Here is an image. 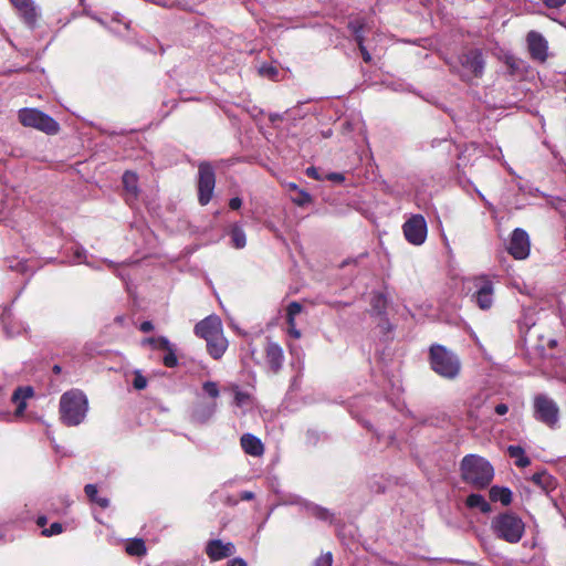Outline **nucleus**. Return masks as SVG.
I'll list each match as a JSON object with an SVG mask.
<instances>
[{
	"label": "nucleus",
	"mask_w": 566,
	"mask_h": 566,
	"mask_svg": "<svg viewBox=\"0 0 566 566\" xmlns=\"http://www.w3.org/2000/svg\"><path fill=\"white\" fill-rule=\"evenodd\" d=\"M461 480L476 491L490 486L494 478L491 462L479 454H467L460 461Z\"/></svg>",
	"instance_id": "f257e3e1"
},
{
	"label": "nucleus",
	"mask_w": 566,
	"mask_h": 566,
	"mask_svg": "<svg viewBox=\"0 0 566 566\" xmlns=\"http://www.w3.org/2000/svg\"><path fill=\"white\" fill-rule=\"evenodd\" d=\"M87 408V398L83 391L71 389L61 396L60 418L65 426H77L84 420Z\"/></svg>",
	"instance_id": "f03ea898"
},
{
	"label": "nucleus",
	"mask_w": 566,
	"mask_h": 566,
	"mask_svg": "<svg viewBox=\"0 0 566 566\" xmlns=\"http://www.w3.org/2000/svg\"><path fill=\"white\" fill-rule=\"evenodd\" d=\"M429 364L437 375L446 379H454L461 371V361L458 355L439 344L430 346Z\"/></svg>",
	"instance_id": "7ed1b4c3"
},
{
	"label": "nucleus",
	"mask_w": 566,
	"mask_h": 566,
	"mask_svg": "<svg viewBox=\"0 0 566 566\" xmlns=\"http://www.w3.org/2000/svg\"><path fill=\"white\" fill-rule=\"evenodd\" d=\"M491 530L496 538L517 544L525 534V523L517 514L504 512L492 518Z\"/></svg>",
	"instance_id": "20e7f679"
},
{
	"label": "nucleus",
	"mask_w": 566,
	"mask_h": 566,
	"mask_svg": "<svg viewBox=\"0 0 566 566\" xmlns=\"http://www.w3.org/2000/svg\"><path fill=\"white\" fill-rule=\"evenodd\" d=\"M458 64L459 69L457 66H452V71L457 72L465 82H470L471 80L479 78L483 75L485 62L480 49H470L462 52L458 56Z\"/></svg>",
	"instance_id": "39448f33"
},
{
	"label": "nucleus",
	"mask_w": 566,
	"mask_h": 566,
	"mask_svg": "<svg viewBox=\"0 0 566 566\" xmlns=\"http://www.w3.org/2000/svg\"><path fill=\"white\" fill-rule=\"evenodd\" d=\"M18 117L24 127L35 128L48 135H55L60 130V125L53 117L36 108H22Z\"/></svg>",
	"instance_id": "423d86ee"
},
{
	"label": "nucleus",
	"mask_w": 566,
	"mask_h": 566,
	"mask_svg": "<svg viewBox=\"0 0 566 566\" xmlns=\"http://www.w3.org/2000/svg\"><path fill=\"white\" fill-rule=\"evenodd\" d=\"M534 418L553 428L559 418V408L547 395L538 394L533 399Z\"/></svg>",
	"instance_id": "0eeeda50"
},
{
	"label": "nucleus",
	"mask_w": 566,
	"mask_h": 566,
	"mask_svg": "<svg viewBox=\"0 0 566 566\" xmlns=\"http://www.w3.org/2000/svg\"><path fill=\"white\" fill-rule=\"evenodd\" d=\"M216 187V172L212 165L208 161H202L198 166V202L201 206H207L213 197Z\"/></svg>",
	"instance_id": "6e6552de"
},
{
	"label": "nucleus",
	"mask_w": 566,
	"mask_h": 566,
	"mask_svg": "<svg viewBox=\"0 0 566 566\" xmlns=\"http://www.w3.org/2000/svg\"><path fill=\"white\" fill-rule=\"evenodd\" d=\"M406 240L413 245H421L427 238V222L422 214H413L402 226Z\"/></svg>",
	"instance_id": "1a4fd4ad"
},
{
	"label": "nucleus",
	"mask_w": 566,
	"mask_h": 566,
	"mask_svg": "<svg viewBox=\"0 0 566 566\" xmlns=\"http://www.w3.org/2000/svg\"><path fill=\"white\" fill-rule=\"evenodd\" d=\"M473 283L475 292L472 294V300L476 303L479 308L483 311L490 310L493 305V282L488 276L482 275L474 277Z\"/></svg>",
	"instance_id": "9d476101"
},
{
	"label": "nucleus",
	"mask_w": 566,
	"mask_h": 566,
	"mask_svg": "<svg viewBox=\"0 0 566 566\" xmlns=\"http://www.w3.org/2000/svg\"><path fill=\"white\" fill-rule=\"evenodd\" d=\"M531 250L530 237L521 228L513 230L507 247V252L516 260H524L528 256Z\"/></svg>",
	"instance_id": "9b49d317"
},
{
	"label": "nucleus",
	"mask_w": 566,
	"mask_h": 566,
	"mask_svg": "<svg viewBox=\"0 0 566 566\" xmlns=\"http://www.w3.org/2000/svg\"><path fill=\"white\" fill-rule=\"evenodd\" d=\"M530 56L533 61L544 63L548 57V43L537 31H530L526 35Z\"/></svg>",
	"instance_id": "f8f14e48"
},
{
	"label": "nucleus",
	"mask_w": 566,
	"mask_h": 566,
	"mask_svg": "<svg viewBox=\"0 0 566 566\" xmlns=\"http://www.w3.org/2000/svg\"><path fill=\"white\" fill-rule=\"evenodd\" d=\"M193 332L207 342L223 332L222 322L219 316L209 315L195 325Z\"/></svg>",
	"instance_id": "ddd939ff"
},
{
	"label": "nucleus",
	"mask_w": 566,
	"mask_h": 566,
	"mask_svg": "<svg viewBox=\"0 0 566 566\" xmlns=\"http://www.w3.org/2000/svg\"><path fill=\"white\" fill-rule=\"evenodd\" d=\"M12 7L18 11L23 23L30 29H34L38 21L36 8L33 0H9Z\"/></svg>",
	"instance_id": "4468645a"
},
{
	"label": "nucleus",
	"mask_w": 566,
	"mask_h": 566,
	"mask_svg": "<svg viewBox=\"0 0 566 566\" xmlns=\"http://www.w3.org/2000/svg\"><path fill=\"white\" fill-rule=\"evenodd\" d=\"M265 361L271 371L277 374L284 361V354L282 347L273 342H269L265 346Z\"/></svg>",
	"instance_id": "2eb2a0df"
},
{
	"label": "nucleus",
	"mask_w": 566,
	"mask_h": 566,
	"mask_svg": "<svg viewBox=\"0 0 566 566\" xmlns=\"http://www.w3.org/2000/svg\"><path fill=\"white\" fill-rule=\"evenodd\" d=\"M206 553L211 560L227 558L234 553V546L231 543L223 544L220 539H212L208 543Z\"/></svg>",
	"instance_id": "dca6fc26"
},
{
	"label": "nucleus",
	"mask_w": 566,
	"mask_h": 566,
	"mask_svg": "<svg viewBox=\"0 0 566 566\" xmlns=\"http://www.w3.org/2000/svg\"><path fill=\"white\" fill-rule=\"evenodd\" d=\"M122 182L125 190V201L132 205L136 201L139 193L138 177L135 172L126 170L122 177Z\"/></svg>",
	"instance_id": "f3484780"
},
{
	"label": "nucleus",
	"mask_w": 566,
	"mask_h": 566,
	"mask_svg": "<svg viewBox=\"0 0 566 566\" xmlns=\"http://www.w3.org/2000/svg\"><path fill=\"white\" fill-rule=\"evenodd\" d=\"M240 444L243 451L249 455L261 457L264 453L262 441L251 433H244L240 439Z\"/></svg>",
	"instance_id": "a211bd4d"
},
{
	"label": "nucleus",
	"mask_w": 566,
	"mask_h": 566,
	"mask_svg": "<svg viewBox=\"0 0 566 566\" xmlns=\"http://www.w3.org/2000/svg\"><path fill=\"white\" fill-rule=\"evenodd\" d=\"M206 343L208 354L216 360L220 359L228 348V339L224 337L223 332L208 339Z\"/></svg>",
	"instance_id": "6ab92c4d"
},
{
	"label": "nucleus",
	"mask_w": 566,
	"mask_h": 566,
	"mask_svg": "<svg viewBox=\"0 0 566 566\" xmlns=\"http://www.w3.org/2000/svg\"><path fill=\"white\" fill-rule=\"evenodd\" d=\"M34 391L33 388L30 386L27 387H18L11 397L12 402H18L20 398H22V402H19L17 405V409L14 411L15 417H21L27 408V400L33 396Z\"/></svg>",
	"instance_id": "aec40b11"
},
{
	"label": "nucleus",
	"mask_w": 566,
	"mask_h": 566,
	"mask_svg": "<svg viewBox=\"0 0 566 566\" xmlns=\"http://www.w3.org/2000/svg\"><path fill=\"white\" fill-rule=\"evenodd\" d=\"M531 482L546 494L554 491L556 488V480L546 471L533 474Z\"/></svg>",
	"instance_id": "412c9836"
},
{
	"label": "nucleus",
	"mask_w": 566,
	"mask_h": 566,
	"mask_svg": "<svg viewBox=\"0 0 566 566\" xmlns=\"http://www.w3.org/2000/svg\"><path fill=\"white\" fill-rule=\"evenodd\" d=\"M506 452L517 468H526L531 464L530 458L521 446H509Z\"/></svg>",
	"instance_id": "4be33fe9"
},
{
	"label": "nucleus",
	"mask_w": 566,
	"mask_h": 566,
	"mask_svg": "<svg viewBox=\"0 0 566 566\" xmlns=\"http://www.w3.org/2000/svg\"><path fill=\"white\" fill-rule=\"evenodd\" d=\"M126 553L130 556L142 557L146 555L147 548L142 538H134L126 545Z\"/></svg>",
	"instance_id": "5701e85b"
},
{
	"label": "nucleus",
	"mask_w": 566,
	"mask_h": 566,
	"mask_svg": "<svg viewBox=\"0 0 566 566\" xmlns=\"http://www.w3.org/2000/svg\"><path fill=\"white\" fill-rule=\"evenodd\" d=\"M464 504L468 509H476L482 513H489L491 511V504L485 497H465Z\"/></svg>",
	"instance_id": "b1692460"
},
{
	"label": "nucleus",
	"mask_w": 566,
	"mask_h": 566,
	"mask_svg": "<svg viewBox=\"0 0 566 566\" xmlns=\"http://www.w3.org/2000/svg\"><path fill=\"white\" fill-rule=\"evenodd\" d=\"M169 339L165 336H158V337H147L142 340V345H148L153 349H161L169 348Z\"/></svg>",
	"instance_id": "393cba45"
},
{
	"label": "nucleus",
	"mask_w": 566,
	"mask_h": 566,
	"mask_svg": "<svg viewBox=\"0 0 566 566\" xmlns=\"http://www.w3.org/2000/svg\"><path fill=\"white\" fill-rule=\"evenodd\" d=\"M230 234H231L232 243L237 249H241L245 245V243H247L245 234L240 227L234 226L231 229Z\"/></svg>",
	"instance_id": "a878e982"
},
{
	"label": "nucleus",
	"mask_w": 566,
	"mask_h": 566,
	"mask_svg": "<svg viewBox=\"0 0 566 566\" xmlns=\"http://www.w3.org/2000/svg\"><path fill=\"white\" fill-rule=\"evenodd\" d=\"M307 511L311 515L323 521H332L333 518V514L327 509L321 507L318 505H310L307 506Z\"/></svg>",
	"instance_id": "bb28decb"
},
{
	"label": "nucleus",
	"mask_w": 566,
	"mask_h": 566,
	"mask_svg": "<svg viewBox=\"0 0 566 566\" xmlns=\"http://www.w3.org/2000/svg\"><path fill=\"white\" fill-rule=\"evenodd\" d=\"M371 307L378 314H382L387 307V298L381 293H377L373 295L371 298Z\"/></svg>",
	"instance_id": "cd10ccee"
},
{
	"label": "nucleus",
	"mask_w": 566,
	"mask_h": 566,
	"mask_svg": "<svg viewBox=\"0 0 566 566\" xmlns=\"http://www.w3.org/2000/svg\"><path fill=\"white\" fill-rule=\"evenodd\" d=\"M166 352L165 356L163 357V364L168 368H174L178 365V358L175 354L174 346L169 344V348L164 349Z\"/></svg>",
	"instance_id": "c85d7f7f"
},
{
	"label": "nucleus",
	"mask_w": 566,
	"mask_h": 566,
	"mask_svg": "<svg viewBox=\"0 0 566 566\" xmlns=\"http://www.w3.org/2000/svg\"><path fill=\"white\" fill-rule=\"evenodd\" d=\"M303 310V306L296 302H291L286 307V323L293 324V319H295V316L298 315Z\"/></svg>",
	"instance_id": "c756f323"
},
{
	"label": "nucleus",
	"mask_w": 566,
	"mask_h": 566,
	"mask_svg": "<svg viewBox=\"0 0 566 566\" xmlns=\"http://www.w3.org/2000/svg\"><path fill=\"white\" fill-rule=\"evenodd\" d=\"M366 27V21L363 18H357L354 20H350L347 23V29L352 32L353 35L359 34L364 31Z\"/></svg>",
	"instance_id": "7c9ffc66"
},
{
	"label": "nucleus",
	"mask_w": 566,
	"mask_h": 566,
	"mask_svg": "<svg viewBox=\"0 0 566 566\" xmlns=\"http://www.w3.org/2000/svg\"><path fill=\"white\" fill-rule=\"evenodd\" d=\"M292 201L298 207H304L312 202V197L307 191L300 189L297 195L292 198Z\"/></svg>",
	"instance_id": "2f4dec72"
},
{
	"label": "nucleus",
	"mask_w": 566,
	"mask_h": 566,
	"mask_svg": "<svg viewBox=\"0 0 566 566\" xmlns=\"http://www.w3.org/2000/svg\"><path fill=\"white\" fill-rule=\"evenodd\" d=\"M147 378L142 374L140 370L134 371V380H133V387L136 390H143L147 387Z\"/></svg>",
	"instance_id": "473e14b6"
},
{
	"label": "nucleus",
	"mask_w": 566,
	"mask_h": 566,
	"mask_svg": "<svg viewBox=\"0 0 566 566\" xmlns=\"http://www.w3.org/2000/svg\"><path fill=\"white\" fill-rule=\"evenodd\" d=\"M63 532V525L59 522H54L48 528H43L41 534L43 536L50 537L53 535H59Z\"/></svg>",
	"instance_id": "72a5a7b5"
},
{
	"label": "nucleus",
	"mask_w": 566,
	"mask_h": 566,
	"mask_svg": "<svg viewBox=\"0 0 566 566\" xmlns=\"http://www.w3.org/2000/svg\"><path fill=\"white\" fill-rule=\"evenodd\" d=\"M202 389L211 398H217L219 396V388L214 381H206L202 385Z\"/></svg>",
	"instance_id": "f704fd0d"
},
{
	"label": "nucleus",
	"mask_w": 566,
	"mask_h": 566,
	"mask_svg": "<svg viewBox=\"0 0 566 566\" xmlns=\"http://www.w3.org/2000/svg\"><path fill=\"white\" fill-rule=\"evenodd\" d=\"M332 565H333V555L331 552H327V553L318 556L313 564V566H332Z\"/></svg>",
	"instance_id": "c9c22d12"
},
{
	"label": "nucleus",
	"mask_w": 566,
	"mask_h": 566,
	"mask_svg": "<svg viewBox=\"0 0 566 566\" xmlns=\"http://www.w3.org/2000/svg\"><path fill=\"white\" fill-rule=\"evenodd\" d=\"M250 399H251V396L248 392L237 390L234 394V403L238 407L244 406L245 403H248L250 401Z\"/></svg>",
	"instance_id": "e433bc0d"
},
{
	"label": "nucleus",
	"mask_w": 566,
	"mask_h": 566,
	"mask_svg": "<svg viewBox=\"0 0 566 566\" xmlns=\"http://www.w3.org/2000/svg\"><path fill=\"white\" fill-rule=\"evenodd\" d=\"M488 495H512V492L509 488L494 485L490 489Z\"/></svg>",
	"instance_id": "4c0bfd02"
},
{
	"label": "nucleus",
	"mask_w": 566,
	"mask_h": 566,
	"mask_svg": "<svg viewBox=\"0 0 566 566\" xmlns=\"http://www.w3.org/2000/svg\"><path fill=\"white\" fill-rule=\"evenodd\" d=\"M324 179H327L329 181H334L337 184H342L345 180V177L340 172H329L324 177Z\"/></svg>",
	"instance_id": "58836bf2"
},
{
	"label": "nucleus",
	"mask_w": 566,
	"mask_h": 566,
	"mask_svg": "<svg viewBox=\"0 0 566 566\" xmlns=\"http://www.w3.org/2000/svg\"><path fill=\"white\" fill-rule=\"evenodd\" d=\"M306 176L314 179V180H323L324 178L318 174V170L314 167V166H311L308 168H306Z\"/></svg>",
	"instance_id": "ea45409f"
},
{
	"label": "nucleus",
	"mask_w": 566,
	"mask_h": 566,
	"mask_svg": "<svg viewBox=\"0 0 566 566\" xmlns=\"http://www.w3.org/2000/svg\"><path fill=\"white\" fill-rule=\"evenodd\" d=\"M93 503H96L102 509H106L109 505L108 497H90Z\"/></svg>",
	"instance_id": "a19ab883"
},
{
	"label": "nucleus",
	"mask_w": 566,
	"mask_h": 566,
	"mask_svg": "<svg viewBox=\"0 0 566 566\" xmlns=\"http://www.w3.org/2000/svg\"><path fill=\"white\" fill-rule=\"evenodd\" d=\"M543 2L548 8L557 9L560 8L566 2V0H543Z\"/></svg>",
	"instance_id": "79ce46f5"
},
{
	"label": "nucleus",
	"mask_w": 566,
	"mask_h": 566,
	"mask_svg": "<svg viewBox=\"0 0 566 566\" xmlns=\"http://www.w3.org/2000/svg\"><path fill=\"white\" fill-rule=\"evenodd\" d=\"M289 326V334L294 338L301 337V332L296 328L295 319H293V324L287 323Z\"/></svg>",
	"instance_id": "37998d69"
},
{
	"label": "nucleus",
	"mask_w": 566,
	"mask_h": 566,
	"mask_svg": "<svg viewBox=\"0 0 566 566\" xmlns=\"http://www.w3.org/2000/svg\"><path fill=\"white\" fill-rule=\"evenodd\" d=\"M242 206V200L239 197H233L229 200V208L232 210H238Z\"/></svg>",
	"instance_id": "c03bdc74"
},
{
	"label": "nucleus",
	"mask_w": 566,
	"mask_h": 566,
	"mask_svg": "<svg viewBox=\"0 0 566 566\" xmlns=\"http://www.w3.org/2000/svg\"><path fill=\"white\" fill-rule=\"evenodd\" d=\"M358 50L365 63H370L373 61V57L365 45L359 48Z\"/></svg>",
	"instance_id": "a18cd8bd"
},
{
	"label": "nucleus",
	"mask_w": 566,
	"mask_h": 566,
	"mask_svg": "<svg viewBox=\"0 0 566 566\" xmlns=\"http://www.w3.org/2000/svg\"><path fill=\"white\" fill-rule=\"evenodd\" d=\"M139 329L143 332V333H149L154 329V325L150 321H145L143 322L140 325H139Z\"/></svg>",
	"instance_id": "49530a36"
},
{
	"label": "nucleus",
	"mask_w": 566,
	"mask_h": 566,
	"mask_svg": "<svg viewBox=\"0 0 566 566\" xmlns=\"http://www.w3.org/2000/svg\"><path fill=\"white\" fill-rule=\"evenodd\" d=\"M494 410L499 416H504L505 413H507L509 407L505 403H499L495 406Z\"/></svg>",
	"instance_id": "de8ad7c7"
},
{
	"label": "nucleus",
	"mask_w": 566,
	"mask_h": 566,
	"mask_svg": "<svg viewBox=\"0 0 566 566\" xmlns=\"http://www.w3.org/2000/svg\"><path fill=\"white\" fill-rule=\"evenodd\" d=\"M85 495H96L97 486L95 484H86L84 488Z\"/></svg>",
	"instance_id": "09e8293b"
},
{
	"label": "nucleus",
	"mask_w": 566,
	"mask_h": 566,
	"mask_svg": "<svg viewBox=\"0 0 566 566\" xmlns=\"http://www.w3.org/2000/svg\"><path fill=\"white\" fill-rule=\"evenodd\" d=\"M228 566H248V564L242 558H234L229 562Z\"/></svg>",
	"instance_id": "8fccbe9b"
},
{
	"label": "nucleus",
	"mask_w": 566,
	"mask_h": 566,
	"mask_svg": "<svg viewBox=\"0 0 566 566\" xmlns=\"http://www.w3.org/2000/svg\"><path fill=\"white\" fill-rule=\"evenodd\" d=\"M354 40H355V42H356V44H357L358 49L365 45V44H364V42H365V38H364V35H363V32H361V33H359V34L354 35Z\"/></svg>",
	"instance_id": "3c124183"
},
{
	"label": "nucleus",
	"mask_w": 566,
	"mask_h": 566,
	"mask_svg": "<svg viewBox=\"0 0 566 566\" xmlns=\"http://www.w3.org/2000/svg\"><path fill=\"white\" fill-rule=\"evenodd\" d=\"M493 501H501V503L505 506L510 505L512 503L513 497H490Z\"/></svg>",
	"instance_id": "603ef678"
},
{
	"label": "nucleus",
	"mask_w": 566,
	"mask_h": 566,
	"mask_svg": "<svg viewBox=\"0 0 566 566\" xmlns=\"http://www.w3.org/2000/svg\"><path fill=\"white\" fill-rule=\"evenodd\" d=\"M46 523H48V517L45 515L38 516V518H36L38 526L44 527L46 525Z\"/></svg>",
	"instance_id": "864d4df0"
},
{
	"label": "nucleus",
	"mask_w": 566,
	"mask_h": 566,
	"mask_svg": "<svg viewBox=\"0 0 566 566\" xmlns=\"http://www.w3.org/2000/svg\"><path fill=\"white\" fill-rule=\"evenodd\" d=\"M286 187L291 191H296L297 192L300 190L298 186L295 182H287Z\"/></svg>",
	"instance_id": "5fc2aeb1"
},
{
	"label": "nucleus",
	"mask_w": 566,
	"mask_h": 566,
	"mask_svg": "<svg viewBox=\"0 0 566 566\" xmlns=\"http://www.w3.org/2000/svg\"><path fill=\"white\" fill-rule=\"evenodd\" d=\"M52 370L54 374L59 375L62 371V368L60 365H54Z\"/></svg>",
	"instance_id": "6e6d98bb"
},
{
	"label": "nucleus",
	"mask_w": 566,
	"mask_h": 566,
	"mask_svg": "<svg viewBox=\"0 0 566 566\" xmlns=\"http://www.w3.org/2000/svg\"><path fill=\"white\" fill-rule=\"evenodd\" d=\"M506 64L511 67V69H514V61L512 57H507L506 60Z\"/></svg>",
	"instance_id": "4d7b16f0"
},
{
	"label": "nucleus",
	"mask_w": 566,
	"mask_h": 566,
	"mask_svg": "<svg viewBox=\"0 0 566 566\" xmlns=\"http://www.w3.org/2000/svg\"><path fill=\"white\" fill-rule=\"evenodd\" d=\"M241 495L249 496V495H253V494H252L251 492L245 491V492H243Z\"/></svg>",
	"instance_id": "13d9d810"
},
{
	"label": "nucleus",
	"mask_w": 566,
	"mask_h": 566,
	"mask_svg": "<svg viewBox=\"0 0 566 566\" xmlns=\"http://www.w3.org/2000/svg\"><path fill=\"white\" fill-rule=\"evenodd\" d=\"M19 402H22V398H20V399L18 400V402H14V403H15V405H18Z\"/></svg>",
	"instance_id": "bf43d9fd"
},
{
	"label": "nucleus",
	"mask_w": 566,
	"mask_h": 566,
	"mask_svg": "<svg viewBox=\"0 0 566 566\" xmlns=\"http://www.w3.org/2000/svg\"><path fill=\"white\" fill-rule=\"evenodd\" d=\"M3 538V534L0 532V541Z\"/></svg>",
	"instance_id": "052dcab7"
}]
</instances>
